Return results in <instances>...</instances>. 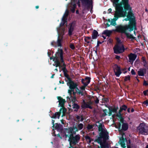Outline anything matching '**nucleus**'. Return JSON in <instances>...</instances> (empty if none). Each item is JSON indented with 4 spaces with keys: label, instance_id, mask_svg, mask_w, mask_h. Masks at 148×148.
Masks as SVG:
<instances>
[{
    "label": "nucleus",
    "instance_id": "1",
    "mask_svg": "<svg viewBox=\"0 0 148 148\" xmlns=\"http://www.w3.org/2000/svg\"><path fill=\"white\" fill-rule=\"evenodd\" d=\"M128 8H125L122 7L115 9V11L114 16L115 17L114 21H116L119 18H127L124 19L125 21H129L128 25H120L116 27L115 31L125 34L127 38L131 39L132 40L135 39L136 38L133 35L127 32V30L131 32L134 29L136 30V18L132 10L130 5H128Z\"/></svg>",
    "mask_w": 148,
    "mask_h": 148
},
{
    "label": "nucleus",
    "instance_id": "2",
    "mask_svg": "<svg viewBox=\"0 0 148 148\" xmlns=\"http://www.w3.org/2000/svg\"><path fill=\"white\" fill-rule=\"evenodd\" d=\"M78 130L76 126L71 127L68 128H64L62 136L63 137L69 138L68 140L70 145H75L79 142L80 136L79 134H76Z\"/></svg>",
    "mask_w": 148,
    "mask_h": 148
},
{
    "label": "nucleus",
    "instance_id": "3",
    "mask_svg": "<svg viewBox=\"0 0 148 148\" xmlns=\"http://www.w3.org/2000/svg\"><path fill=\"white\" fill-rule=\"evenodd\" d=\"M97 123H99V125H98L95 124V126L97 127L98 131L100 132L99 135V136H96V137H97V138L95 140V141L97 142L98 144H101L102 143L103 140L104 142H106L108 139L109 134L106 130L103 128L102 123H99V121H98Z\"/></svg>",
    "mask_w": 148,
    "mask_h": 148
},
{
    "label": "nucleus",
    "instance_id": "4",
    "mask_svg": "<svg viewBox=\"0 0 148 148\" xmlns=\"http://www.w3.org/2000/svg\"><path fill=\"white\" fill-rule=\"evenodd\" d=\"M113 5L115 9L122 7H124L126 8H128L129 3V0H113Z\"/></svg>",
    "mask_w": 148,
    "mask_h": 148
},
{
    "label": "nucleus",
    "instance_id": "5",
    "mask_svg": "<svg viewBox=\"0 0 148 148\" xmlns=\"http://www.w3.org/2000/svg\"><path fill=\"white\" fill-rule=\"evenodd\" d=\"M80 1L81 3L82 6L87 7V9H89L91 7L92 8L93 1L92 0H79L77 4L79 7L81 6Z\"/></svg>",
    "mask_w": 148,
    "mask_h": 148
},
{
    "label": "nucleus",
    "instance_id": "6",
    "mask_svg": "<svg viewBox=\"0 0 148 148\" xmlns=\"http://www.w3.org/2000/svg\"><path fill=\"white\" fill-rule=\"evenodd\" d=\"M137 130L141 134L145 135L148 133V126L144 123H140L137 127Z\"/></svg>",
    "mask_w": 148,
    "mask_h": 148
},
{
    "label": "nucleus",
    "instance_id": "7",
    "mask_svg": "<svg viewBox=\"0 0 148 148\" xmlns=\"http://www.w3.org/2000/svg\"><path fill=\"white\" fill-rule=\"evenodd\" d=\"M114 52L116 54H120L123 52L125 48L123 45L121 44H117L113 48Z\"/></svg>",
    "mask_w": 148,
    "mask_h": 148
},
{
    "label": "nucleus",
    "instance_id": "8",
    "mask_svg": "<svg viewBox=\"0 0 148 148\" xmlns=\"http://www.w3.org/2000/svg\"><path fill=\"white\" fill-rule=\"evenodd\" d=\"M115 75L116 77H119L122 73L121 70L120 66L116 64H114L112 66Z\"/></svg>",
    "mask_w": 148,
    "mask_h": 148
},
{
    "label": "nucleus",
    "instance_id": "9",
    "mask_svg": "<svg viewBox=\"0 0 148 148\" xmlns=\"http://www.w3.org/2000/svg\"><path fill=\"white\" fill-rule=\"evenodd\" d=\"M91 78L88 77H86L85 79H82V82L84 84V86L80 87V89L82 90H84L85 87L89 84L90 82Z\"/></svg>",
    "mask_w": 148,
    "mask_h": 148
},
{
    "label": "nucleus",
    "instance_id": "10",
    "mask_svg": "<svg viewBox=\"0 0 148 148\" xmlns=\"http://www.w3.org/2000/svg\"><path fill=\"white\" fill-rule=\"evenodd\" d=\"M63 50L62 49H59L55 54V56L53 57V61H54L55 60H56V58H57L58 60H59V58L60 59L63 57Z\"/></svg>",
    "mask_w": 148,
    "mask_h": 148
},
{
    "label": "nucleus",
    "instance_id": "11",
    "mask_svg": "<svg viewBox=\"0 0 148 148\" xmlns=\"http://www.w3.org/2000/svg\"><path fill=\"white\" fill-rule=\"evenodd\" d=\"M127 141V140L126 138H124L122 136L120 138L118 143L121 145L122 147L123 148H125L126 147L125 146V142Z\"/></svg>",
    "mask_w": 148,
    "mask_h": 148
},
{
    "label": "nucleus",
    "instance_id": "12",
    "mask_svg": "<svg viewBox=\"0 0 148 148\" xmlns=\"http://www.w3.org/2000/svg\"><path fill=\"white\" fill-rule=\"evenodd\" d=\"M57 98L58 100L59 106L61 108H64L65 103L66 102L65 99H63L61 97H57Z\"/></svg>",
    "mask_w": 148,
    "mask_h": 148
},
{
    "label": "nucleus",
    "instance_id": "13",
    "mask_svg": "<svg viewBox=\"0 0 148 148\" xmlns=\"http://www.w3.org/2000/svg\"><path fill=\"white\" fill-rule=\"evenodd\" d=\"M75 24L73 22L71 23L69 27L68 34L70 36L72 35V32L74 30Z\"/></svg>",
    "mask_w": 148,
    "mask_h": 148
},
{
    "label": "nucleus",
    "instance_id": "14",
    "mask_svg": "<svg viewBox=\"0 0 148 148\" xmlns=\"http://www.w3.org/2000/svg\"><path fill=\"white\" fill-rule=\"evenodd\" d=\"M147 69L146 68H140L138 71V74L139 76H144V74L147 72Z\"/></svg>",
    "mask_w": 148,
    "mask_h": 148
},
{
    "label": "nucleus",
    "instance_id": "15",
    "mask_svg": "<svg viewBox=\"0 0 148 148\" xmlns=\"http://www.w3.org/2000/svg\"><path fill=\"white\" fill-rule=\"evenodd\" d=\"M129 59V62H133L136 59L137 55L134 53H131L128 56Z\"/></svg>",
    "mask_w": 148,
    "mask_h": 148
},
{
    "label": "nucleus",
    "instance_id": "16",
    "mask_svg": "<svg viewBox=\"0 0 148 148\" xmlns=\"http://www.w3.org/2000/svg\"><path fill=\"white\" fill-rule=\"evenodd\" d=\"M81 107L82 109H92V107L90 105V104H87L84 100H83L82 104L81 106Z\"/></svg>",
    "mask_w": 148,
    "mask_h": 148
},
{
    "label": "nucleus",
    "instance_id": "17",
    "mask_svg": "<svg viewBox=\"0 0 148 148\" xmlns=\"http://www.w3.org/2000/svg\"><path fill=\"white\" fill-rule=\"evenodd\" d=\"M69 84V88L70 89L74 90V89L77 87V86H78V84L76 82H73L71 83L68 84Z\"/></svg>",
    "mask_w": 148,
    "mask_h": 148
},
{
    "label": "nucleus",
    "instance_id": "18",
    "mask_svg": "<svg viewBox=\"0 0 148 148\" xmlns=\"http://www.w3.org/2000/svg\"><path fill=\"white\" fill-rule=\"evenodd\" d=\"M109 110H110L113 113H116L118 109V106L116 107L114 106H110L108 107Z\"/></svg>",
    "mask_w": 148,
    "mask_h": 148
},
{
    "label": "nucleus",
    "instance_id": "19",
    "mask_svg": "<svg viewBox=\"0 0 148 148\" xmlns=\"http://www.w3.org/2000/svg\"><path fill=\"white\" fill-rule=\"evenodd\" d=\"M55 64H53V65L55 66L56 67H57L58 66L59 67V68H61L62 67V66L59 60H58L57 58H56V60H55L54 61Z\"/></svg>",
    "mask_w": 148,
    "mask_h": 148
},
{
    "label": "nucleus",
    "instance_id": "20",
    "mask_svg": "<svg viewBox=\"0 0 148 148\" xmlns=\"http://www.w3.org/2000/svg\"><path fill=\"white\" fill-rule=\"evenodd\" d=\"M98 32L95 30H94L92 34V39H96L99 36Z\"/></svg>",
    "mask_w": 148,
    "mask_h": 148
},
{
    "label": "nucleus",
    "instance_id": "21",
    "mask_svg": "<svg viewBox=\"0 0 148 148\" xmlns=\"http://www.w3.org/2000/svg\"><path fill=\"white\" fill-rule=\"evenodd\" d=\"M72 108L74 109L75 111L77 112L80 108V106L77 103H74L72 105Z\"/></svg>",
    "mask_w": 148,
    "mask_h": 148
},
{
    "label": "nucleus",
    "instance_id": "22",
    "mask_svg": "<svg viewBox=\"0 0 148 148\" xmlns=\"http://www.w3.org/2000/svg\"><path fill=\"white\" fill-rule=\"evenodd\" d=\"M128 128V125L127 123H124L122 124V130L124 131L127 130Z\"/></svg>",
    "mask_w": 148,
    "mask_h": 148
},
{
    "label": "nucleus",
    "instance_id": "23",
    "mask_svg": "<svg viewBox=\"0 0 148 148\" xmlns=\"http://www.w3.org/2000/svg\"><path fill=\"white\" fill-rule=\"evenodd\" d=\"M112 33V32L111 31L108 30H106L103 31L102 34L106 35L109 38Z\"/></svg>",
    "mask_w": 148,
    "mask_h": 148
},
{
    "label": "nucleus",
    "instance_id": "24",
    "mask_svg": "<svg viewBox=\"0 0 148 148\" xmlns=\"http://www.w3.org/2000/svg\"><path fill=\"white\" fill-rule=\"evenodd\" d=\"M66 98L68 101H71L73 103H75V102L76 100V97H73L72 96V97H69L68 96Z\"/></svg>",
    "mask_w": 148,
    "mask_h": 148
},
{
    "label": "nucleus",
    "instance_id": "25",
    "mask_svg": "<svg viewBox=\"0 0 148 148\" xmlns=\"http://www.w3.org/2000/svg\"><path fill=\"white\" fill-rule=\"evenodd\" d=\"M62 70L63 72L64 77L69 75L68 74V71L67 70L66 68H62Z\"/></svg>",
    "mask_w": 148,
    "mask_h": 148
},
{
    "label": "nucleus",
    "instance_id": "26",
    "mask_svg": "<svg viewBox=\"0 0 148 148\" xmlns=\"http://www.w3.org/2000/svg\"><path fill=\"white\" fill-rule=\"evenodd\" d=\"M77 87L75 88L76 89V92L79 95H81L82 96H83L84 95V93L82 91H81L79 89V88H77Z\"/></svg>",
    "mask_w": 148,
    "mask_h": 148
},
{
    "label": "nucleus",
    "instance_id": "27",
    "mask_svg": "<svg viewBox=\"0 0 148 148\" xmlns=\"http://www.w3.org/2000/svg\"><path fill=\"white\" fill-rule=\"evenodd\" d=\"M62 41V39L59 38V36H58V38L57 41V45L58 47H61L62 46L61 41Z\"/></svg>",
    "mask_w": 148,
    "mask_h": 148
},
{
    "label": "nucleus",
    "instance_id": "28",
    "mask_svg": "<svg viewBox=\"0 0 148 148\" xmlns=\"http://www.w3.org/2000/svg\"><path fill=\"white\" fill-rule=\"evenodd\" d=\"M68 80L69 82L67 83V85H68V84L70 83L73 82L71 79V78L69 77V75L65 76Z\"/></svg>",
    "mask_w": 148,
    "mask_h": 148
},
{
    "label": "nucleus",
    "instance_id": "29",
    "mask_svg": "<svg viewBox=\"0 0 148 148\" xmlns=\"http://www.w3.org/2000/svg\"><path fill=\"white\" fill-rule=\"evenodd\" d=\"M83 125L82 123H79V124L78 125L77 127H76L77 128L78 130H82L83 127Z\"/></svg>",
    "mask_w": 148,
    "mask_h": 148
},
{
    "label": "nucleus",
    "instance_id": "30",
    "mask_svg": "<svg viewBox=\"0 0 148 148\" xmlns=\"http://www.w3.org/2000/svg\"><path fill=\"white\" fill-rule=\"evenodd\" d=\"M93 125L88 124L86 128L89 131H91L93 128Z\"/></svg>",
    "mask_w": 148,
    "mask_h": 148
},
{
    "label": "nucleus",
    "instance_id": "31",
    "mask_svg": "<svg viewBox=\"0 0 148 148\" xmlns=\"http://www.w3.org/2000/svg\"><path fill=\"white\" fill-rule=\"evenodd\" d=\"M57 117L58 119H59L60 116H58V113L57 112H56L54 114H53V115L52 116L51 118H56L57 117Z\"/></svg>",
    "mask_w": 148,
    "mask_h": 148
},
{
    "label": "nucleus",
    "instance_id": "32",
    "mask_svg": "<svg viewBox=\"0 0 148 148\" xmlns=\"http://www.w3.org/2000/svg\"><path fill=\"white\" fill-rule=\"evenodd\" d=\"M55 125L54 127L55 129H59L60 128V124H58V123H55Z\"/></svg>",
    "mask_w": 148,
    "mask_h": 148
},
{
    "label": "nucleus",
    "instance_id": "33",
    "mask_svg": "<svg viewBox=\"0 0 148 148\" xmlns=\"http://www.w3.org/2000/svg\"><path fill=\"white\" fill-rule=\"evenodd\" d=\"M102 100L104 103H107L109 101V98H102Z\"/></svg>",
    "mask_w": 148,
    "mask_h": 148
},
{
    "label": "nucleus",
    "instance_id": "34",
    "mask_svg": "<svg viewBox=\"0 0 148 148\" xmlns=\"http://www.w3.org/2000/svg\"><path fill=\"white\" fill-rule=\"evenodd\" d=\"M124 78V81L125 82L127 81H130V77L129 75L125 76Z\"/></svg>",
    "mask_w": 148,
    "mask_h": 148
},
{
    "label": "nucleus",
    "instance_id": "35",
    "mask_svg": "<svg viewBox=\"0 0 148 148\" xmlns=\"http://www.w3.org/2000/svg\"><path fill=\"white\" fill-rule=\"evenodd\" d=\"M123 110L126 111L127 109V106L125 105H123L120 107Z\"/></svg>",
    "mask_w": 148,
    "mask_h": 148
},
{
    "label": "nucleus",
    "instance_id": "36",
    "mask_svg": "<svg viewBox=\"0 0 148 148\" xmlns=\"http://www.w3.org/2000/svg\"><path fill=\"white\" fill-rule=\"evenodd\" d=\"M85 139L86 140H89V142L90 143L93 140L90 137L88 136H85Z\"/></svg>",
    "mask_w": 148,
    "mask_h": 148
},
{
    "label": "nucleus",
    "instance_id": "37",
    "mask_svg": "<svg viewBox=\"0 0 148 148\" xmlns=\"http://www.w3.org/2000/svg\"><path fill=\"white\" fill-rule=\"evenodd\" d=\"M114 18L113 19H112L111 22V24L113 26H115L116 25V21H114V20L115 19V17L114 16Z\"/></svg>",
    "mask_w": 148,
    "mask_h": 148
},
{
    "label": "nucleus",
    "instance_id": "38",
    "mask_svg": "<svg viewBox=\"0 0 148 148\" xmlns=\"http://www.w3.org/2000/svg\"><path fill=\"white\" fill-rule=\"evenodd\" d=\"M74 91L73 90H71V89H69L68 90V93L70 97H72V93L73 91Z\"/></svg>",
    "mask_w": 148,
    "mask_h": 148
},
{
    "label": "nucleus",
    "instance_id": "39",
    "mask_svg": "<svg viewBox=\"0 0 148 148\" xmlns=\"http://www.w3.org/2000/svg\"><path fill=\"white\" fill-rule=\"evenodd\" d=\"M66 11L67 12H65L64 14L62 17H64V18H66V17L68 16V14H69L68 11L67 10Z\"/></svg>",
    "mask_w": 148,
    "mask_h": 148
},
{
    "label": "nucleus",
    "instance_id": "40",
    "mask_svg": "<svg viewBox=\"0 0 148 148\" xmlns=\"http://www.w3.org/2000/svg\"><path fill=\"white\" fill-rule=\"evenodd\" d=\"M67 22V18H65L62 17V21L63 23H64V24H65V23Z\"/></svg>",
    "mask_w": 148,
    "mask_h": 148
},
{
    "label": "nucleus",
    "instance_id": "41",
    "mask_svg": "<svg viewBox=\"0 0 148 148\" xmlns=\"http://www.w3.org/2000/svg\"><path fill=\"white\" fill-rule=\"evenodd\" d=\"M70 47L72 50H74L75 49V46L73 44L71 43L70 45Z\"/></svg>",
    "mask_w": 148,
    "mask_h": 148
},
{
    "label": "nucleus",
    "instance_id": "42",
    "mask_svg": "<svg viewBox=\"0 0 148 148\" xmlns=\"http://www.w3.org/2000/svg\"><path fill=\"white\" fill-rule=\"evenodd\" d=\"M143 93L145 96L148 95V90L144 91Z\"/></svg>",
    "mask_w": 148,
    "mask_h": 148
},
{
    "label": "nucleus",
    "instance_id": "43",
    "mask_svg": "<svg viewBox=\"0 0 148 148\" xmlns=\"http://www.w3.org/2000/svg\"><path fill=\"white\" fill-rule=\"evenodd\" d=\"M119 118L120 119V121L121 122L122 124L123 123H124V118H123V117H121Z\"/></svg>",
    "mask_w": 148,
    "mask_h": 148
},
{
    "label": "nucleus",
    "instance_id": "44",
    "mask_svg": "<svg viewBox=\"0 0 148 148\" xmlns=\"http://www.w3.org/2000/svg\"><path fill=\"white\" fill-rule=\"evenodd\" d=\"M144 63V66L145 67V68H146V69H148V66L147 65V61L145 62H143Z\"/></svg>",
    "mask_w": 148,
    "mask_h": 148
},
{
    "label": "nucleus",
    "instance_id": "45",
    "mask_svg": "<svg viewBox=\"0 0 148 148\" xmlns=\"http://www.w3.org/2000/svg\"><path fill=\"white\" fill-rule=\"evenodd\" d=\"M143 104L145 105L146 106H148V101L147 100H146L145 101H144L143 102Z\"/></svg>",
    "mask_w": 148,
    "mask_h": 148
},
{
    "label": "nucleus",
    "instance_id": "46",
    "mask_svg": "<svg viewBox=\"0 0 148 148\" xmlns=\"http://www.w3.org/2000/svg\"><path fill=\"white\" fill-rule=\"evenodd\" d=\"M62 108V113L63 114H64L67 110L64 107V108L63 107Z\"/></svg>",
    "mask_w": 148,
    "mask_h": 148
},
{
    "label": "nucleus",
    "instance_id": "47",
    "mask_svg": "<svg viewBox=\"0 0 148 148\" xmlns=\"http://www.w3.org/2000/svg\"><path fill=\"white\" fill-rule=\"evenodd\" d=\"M143 85L145 86H148V82H147L145 80H144L143 82Z\"/></svg>",
    "mask_w": 148,
    "mask_h": 148
},
{
    "label": "nucleus",
    "instance_id": "48",
    "mask_svg": "<svg viewBox=\"0 0 148 148\" xmlns=\"http://www.w3.org/2000/svg\"><path fill=\"white\" fill-rule=\"evenodd\" d=\"M56 42H55L54 41H53L51 42V45L54 46L55 47H56Z\"/></svg>",
    "mask_w": 148,
    "mask_h": 148
},
{
    "label": "nucleus",
    "instance_id": "49",
    "mask_svg": "<svg viewBox=\"0 0 148 148\" xmlns=\"http://www.w3.org/2000/svg\"><path fill=\"white\" fill-rule=\"evenodd\" d=\"M122 114L121 113H120L117 114H116V116L118 117L119 118L121 117H122Z\"/></svg>",
    "mask_w": 148,
    "mask_h": 148
},
{
    "label": "nucleus",
    "instance_id": "50",
    "mask_svg": "<svg viewBox=\"0 0 148 148\" xmlns=\"http://www.w3.org/2000/svg\"><path fill=\"white\" fill-rule=\"evenodd\" d=\"M62 108H61L60 110H59V111L58 112H57L58 113V116H60V115H61V112H62Z\"/></svg>",
    "mask_w": 148,
    "mask_h": 148
},
{
    "label": "nucleus",
    "instance_id": "51",
    "mask_svg": "<svg viewBox=\"0 0 148 148\" xmlns=\"http://www.w3.org/2000/svg\"><path fill=\"white\" fill-rule=\"evenodd\" d=\"M60 63H62L63 64L64 63H65L64 61V59H63V57L60 58Z\"/></svg>",
    "mask_w": 148,
    "mask_h": 148
},
{
    "label": "nucleus",
    "instance_id": "52",
    "mask_svg": "<svg viewBox=\"0 0 148 148\" xmlns=\"http://www.w3.org/2000/svg\"><path fill=\"white\" fill-rule=\"evenodd\" d=\"M131 73L132 75H135L136 74V72L134 69H132L131 71Z\"/></svg>",
    "mask_w": 148,
    "mask_h": 148
},
{
    "label": "nucleus",
    "instance_id": "53",
    "mask_svg": "<svg viewBox=\"0 0 148 148\" xmlns=\"http://www.w3.org/2000/svg\"><path fill=\"white\" fill-rule=\"evenodd\" d=\"M115 58L118 60H119L121 58H120V56H118V55H116L115 56Z\"/></svg>",
    "mask_w": 148,
    "mask_h": 148
},
{
    "label": "nucleus",
    "instance_id": "54",
    "mask_svg": "<svg viewBox=\"0 0 148 148\" xmlns=\"http://www.w3.org/2000/svg\"><path fill=\"white\" fill-rule=\"evenodd\" d=\"M99 99L97 97L96 99L95 100V102L96 104H98L99 103Z\"/></svg>",
    "mask_w": 148,
    "mask_h": 148
},
{
    "label": "nucleus",
    "instance_id": "55",
    "mask_svg": "<svg viewBox=\"0 0 148 148\" xmlns=\"http://www.w3.org/2000/svg\"><path fill=\"white\" fill-rule=\"evenodd\" d=\"M62 67H61L62 68H66V66L65 63H63L62 65Z\"/></svg>",
    "mask_w": 148,
    "mask_h": 148
},
{
    "label": "nucleus",
    "instance_id": "56",
    "mask_svg": "<svg viewBox=\"0 0 148 148\" xmlns=\"http://www.w3.org/2000/svg\"><path fill=\"white\" fill-rule=\"evenodd\" d=\"M142 62H146V61L145 60V57H143L142 58Z\"/></svg>",
    "mask_w": 148,
    "mask_h": 148
},
{
    "label": "nucleus",
    "instance_id": "57",
    "mask_svg": "<svg viewBox=\"0 0 148 148\" xmlns=\"http://www.w3.org/2000/svg\"><path fill=\"white\" fill-rule=\"evenodd\" d=\"M118 130H119V131H120V129H121V124L120 123H118Z\"/></svg>",
    "mask_w": 148,
    "mask_h": 148
},
{
    "label": "nucleus",
    "instance_id": "58",
    "mask_svg": "<svg viewBox=\"0 0 148 148\" xmlns=\"http://www.w3.org/2000/svg\"><path fill=\"white\" fill-rule=\"evenodd\" d=\"M100 145H101V148H106V146L105 145L102 144Z\"/></svg>",
    "mask_w": 148,
    "mask_h": 148
},
{
    "label": "nucleus",
    "instance_id": "59",
    "mask_svg": "<svg viewBox=\"0 0 148 148\" xmlns=\"http://www.w3.org/2000/svg\"><path fill=\"white\" fill-rule=\"evenodd\" d=\"M101 43L102 42H100L99 41H97V44L96 46L97 47H98L99 46V44H101Z\"/></svg>",
    "mask_w": 148,
    "mask_h": 148
},
{
    "label": "nucleus",
    "instance_id": "60",
    "mask_svg": "<svg viewBox=\"0 0 148 148\" xmlns=\"http://www.w3.org/2000/svg\"><path fill=\"white\" fill-rule=\"evenodd\" d=\"M73 7L72 8H73L75 9L76 7V5L75 3H74L72 5Z\"/></svg>",
    "mask_w": 148,
    "mask_h": 148
},
{
    "label": "nucleus",
    "instance_id": "61",
    "mask_svg": "<svg viewBox=\"0 0 148 148\" xmlns=\"http://www.w3.org/2000/svg\"><path fill=\"white\" fill-rule=\"evenodd\" d=\"M84 39H86L87 40H90L91 39V37L90 36L86 37Z\"/></svg>",
    "mask_w": 148,
    "mask_h": 148
},
{
    "label": "nucleus",
    "instance_id": "62",
    "mask_svg": "<svg viewBox=\"0 0 148 148\" xmlns=\"http://www.w3.org/2000/svg\"><path fill=\"white\" fill-rule=\"evenodd\" d=\"M80 118H81V119H80V121H82L84 120V119L83 118V115H82L81 116Z\"/></svg>",
    "mask_w": 148,
    "mask_h": 148
},
{
    "label": "nucleus",
    "instance_id": "63",
    "mask_svg": "<svg viewBox=\"0 0 148 148\" xmlns=\"http://www.w3.org/2000/svg\"><path fill=\"white\" fill-rule=\"evenodd\" d=\"M117 41L118 43V44H121V40L119 38L117 39Z\"/></svg>",
    "mask_w": 148,
    "mask_h": 148
},
{
    "label": "nucleus",
    "instance_id": "64",
    "mask_svg": "<svg viewBox=\"0 0 148 148\" xmlns=\"http://www.w3.org/2000/svg\"><path fill=\"white\" fill-rule=\"evenodd\" d=\"M75 9L74 8H71V12H72V13H74V12H75Z\"/></svg>",
    "mask_w": 148,
    "mask_h": 148
}]
</instances>
